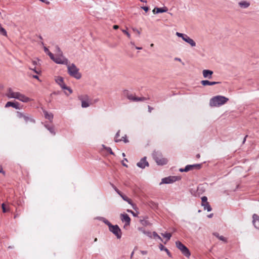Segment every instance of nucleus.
<instances>
[{
    "mask_svg": "<svg viewBox=\"0 0 259 259\" xmlns=\"http://www.w3.org/2000/svg\"><path fill=\"white\" fill-rule=\"evenodd\" d=\"M168 10L166 7L163 8H155L152 12L154 14H158L160 13H164L167 12Z\"/></svg>",
    "mask_w": 259,
    "mask_h": 259,
    "instance_id": "6ab92c4d",
    "label": "nucleus"
},
{
    "mask_svg": "<svg viewBox=\"0 0 259 259\" xmlns=\"http://www.w3.org/2000/svg\"><path fill=\"white\" fill-rule=\"evenodd\" d=\"M0 173L4 174L5 172L3 171V168L1 166H0Z\"/></svg>",
    "mask_w": 259,
    "mask_h": 259,
    "instance_id": "6e6d98bb",
    "label": "nucleus"
},
{
    "mask_svg": "<svg viewBox=\"0 0 259 259\" xmlns=\"http://www.w3.org/2000/svg\"><path fill=\"white\" fill-rule=\"evenodd\" d=\"M40 1H41L42 2H44V3H46L47 4H50L49 2H47V1H46V0H40Z\"/></svg>",
    "mask_w": 259,
    "mask_h": 259,
    "instance_id": "5fc2aeb1",
    "label": "nucleus"
},
{
    "mask_svg": "<svg viewBox=\"0 0 259 259\" xmlns=\"http://www.w3.org/2000/svg\"><path fill=\"white\" fill-rule=\"evenodd\" d=\"M201 83L204 85H213L219 83L218 82L215 81H209L207 80H203L201 81Z\"/></svg>",
    "mask_w": 259,
    "mask_h": 259,
    "instance_id": "aec40b11",
    "label": "nucleus"
},
{
    "mask_svg": "<svg viewBox=\"0 0 259 259\" xmlns=\"http://www.w3.org/2000/svg\"><path fill=\"white\" fill-rule=\"evenodd\" d=\"M45 126L46 127V128H47V130H48V128L50 127L51 126H50V125H49L48 124H45Z\"/></svg>",
    "mask_w": 259,
    "mask_h": 259,
    "instance_id": "bf43d9fd",
    "label": "nucleus"
},
{
    "mask_svg": "<svg viewBox=\"0 0 259 259\" xmlns=\"http://www.w3.org/2000/svg\"><path fill=\"white\" fill-rule=\"evenodd\" d=\"M201 165L200 164H195L192 165H187L185 167V170H187V171L192 170L193 169H199L200 168Z\"/></svg>",
    "mask_w": 259,
    "mask_h": 259,
    "instance_id": "dca6fc26",
    "label": "nucleus"
},
{
    "mask_svg": "<svg viewBox=\"0 0 259 259\" xmlns=\"http://www.w3.org/2000/svg\"><path fill=\"white\" fill-rule=\"evenodd\" d=\"M121 197L125 201L127 202L130 204L133 205L132 200L129 199L127 197H126L125 195H122Z\"/></svg>",
    "mask_w": 259,
    "mask_h": 259,
    "instance_id": "7c9ffc66",
    "label": "nucleus"
},
{
    "mask_svg": "<svg viewBox=\"0 0 259 259\" xmlns=\"http://www.w3.org/2000/svg\"><path fill=\"white\" fill-rule=\"evenodd\" d=\"M238 5L242 9H246L249 7L250 4L247 1H242L238 3Z\"/></svg>",
    "mask_w": 259,
    "mask_h": 259,
    "instance_id": "a211bd4d",
    "label": "nucleus"
},
{
    "mask_svg": "<svg viewBox=\"0 0 259 259\" xmlns=\"http://www.w3.org/2000/svg\"><path fill=\"white\" fill-rule=\"evenodd\" d=\"M212 215H213V214H212V213H211V214H209V215H208V218H211V217H212Z\"/></svg>",
    "mask_w": 259,
    "mask_h": 259,
    "instance_id": "69168bd1",
    "label": "nucleus"
},
{
    "mask_svg": "<svg viewBox=\"0 0 259 259\" xmlns=\"http://www.w3.org/2000/svg\"><path fill=\"white\" fill-rule=\"evenodd\" d=\"M137 166L141 168H144L146 166H149V163L146 160V157H144L142 158L139 162L137 163Z\"/></svg>",
    "mask_w": 259,
    "mask_h": 259,
    "instance_id": "ddd939ff",
    "label": "nucleus"
},
{
    "mask_svg": "<svg viewBox=\"0 0 259 259\" xmlns=\"http://www.w3.org/2000/svg\"><path fill=\"white\" fill-rule=\"evenodd\" d=\"M118 27H118V25H114V26H113V28H114V29H118Z\"/></svg>",
    "mask_w": 259,
    "mask_h": 259,
    "instance_id": "13d9d810",
    "label": "nucleus"
},
{
    "mask_svg": "<svg viewBox=\"0 0 259 259\" xmlns=\"http://www.w3.org/2000/svg\"><path fill=\"white\" fill-rule=\"evenodd\" d=\"M6 96L9 98H14L21 102L27 103L30 101V99L19 92H14L11 88L8 89Z\"/></svg>",
    "mask_w": 259,
    "mask_h": 259,
    "instance_id": "f257e3e1",
    "label": "nucleus"
},
{
    "mask_svg": "<svg viewBox=\"0 0 259 259\" xmlns=\"http://www.w3.org/2000/svg\"><path fill=\"white\" fill-rule=\"evenodd\" d=\"M65 90H68L70 94H71L72 93V90L68 87H67V89H65Z\"/></svg>",
    "mask_w": 259,
    "mask_h": 259,
    "instance_id": "09e8293b",
    "label": "nucleus"
},
{
    "mask_svg": "<svg viewBox=\"0 0 259 259\" xmlns=\"http://www.w3.org/2000/svg\"><path fill=\"white\" fill-rule=\"evenodd\" d=\"M134 253V251H133V252H132V253H131V257H132V256H133Z\"/></svg>",
    "mask_w": 259,
    "mask_h": 259,
    "instance_id": "774afa93",
    "label": "nucleus"
},
{
    "mask_svg": "<svg viewBox=\"0 0 259 259\" xmlns=\"http://www.w3.org/2000/svg\"><path fill=\"white\" fill-rule=\"evenodd\" d=\"M44 113L45 118L49 120L51 122H52L53 119V114L51 113H48L46 111H44Z\"/></svg>",
    "mask_w": 259,
    "mask_h": 259,
    "instance_id": "5701e85b",
    "label": "nucleus"
},
{
    "mask_svg": "<svg viewBox=\"0 0 259 259\" xmlns=\"http://www.w3.org/2000/svg\"><path fill=\"white\" fill-rule=\"evenodd\" d=\"M29 69L30 70H33L34 72H35L37 74H39L40 72V70L39 69H38V68H37L36 67H35V66L33 68L30 67Z\"/></svg>",
    "mask_w": 259,
    "mask_h": 259,
    "instance_id": "473e14b6",
    "label": "nucleus"
},
{
    "mask_svg": "<svg viewBox=\"0 0 259 259\" xmlns=\"http://www.w3.org/2000/svg\"><path fill=\"white\" fill-rule=\"evenodd\" d=\"M213 235L215 236L216 237H217L219 240L224 242H227V239L224 237L223 236L220 235L219 233L215 232L213 233Z\"/></svg>",
    "mask_w": 259,
    "mask_h": 259,
    "instance_id": "b1692460",
    "label": "nucleus"
},
{
    "mask_svg": "<svg viewBox=\"0 0 259 259\" xmlns=\"http://www.w3.org/2000/svg\"><path fill=\"white\" fill-rule=\"evenodd\" d=\"M176 245L177 247L181 251L184 255L187 257L190 256L191 253L188 248L180 241H176Z\"/></svg>",
    "mask_w": 259,
    "mask_h": 259,
    "instance_id": "423d86ee",
    "label": "nucleus"
},
{
    "mask_svg": "<svg viewBox=\"0 0 259 259\" xmlns=\"http://www.w3.org/2000/svg\"><path fill=\"white\" fill-rule=\"evenodd\" d=\"M68 74L72 77L77 79H79L81 77V74L79 72V69L74 63L70 64L68 63L66 65Z\"/></svg>",
    "mask_w": 259,
    "mask_h": 259,
    "instance_id": "20e7f679",
    "label": "nucleus"
},
{
    "mask_svg": "<svg viewBox=\"0 0 259 259\" xmlns=\"http://www.w3.org/2000/svg\"><path fill=\"white\" fill-rule=\"evenodd\" d=\"M120 131L119 130L115 135V140L117 139V138L119 137Z\"/></svg>",
    "mask_w": 259,
    "mask_h": 259,
    "instance_id": "49530a36",
    "label": "nucleus"
},
{
    "mask_svg": "<svg viewBox=\"0 0 259 259\" xmlns=\"http://www.w3.org/2000/svg\"><path fill=\"white\" fill-rule=\"evenodd\" d=\"M159 248L160 250H164V251H166L167 254L169 256H170V253L169 251V250L166 248H165L162 244H160Z\"/></svg>",
    "mask_w": 259,
    "mask_h": 259,
    "instance_id": "cd10ccee",
    "label": "nucleus"
},
{
    "mask_svg": "<svg viewBox=\"0 0 259 259\" xmlns=\"http://www.w3.org/2000/svg\"><path fill=\"white\" fill-rule=\"evenodd\" d=\"M141 8L145 12H147L149 10V8L146 6L142 7Z\"/></svg>",
    "mask_w": 259,
    "mask_h": 259,
    "instance_id": "79ce46f5",
    "label": "nucleus"
},
{
    "mask_svg": "<svg viewBox=\"0 0 259 259\" xmlns=\"http://www.w3.org/2000/svg\"><path fill=\"white\" fill-rule=\"evenodd\" d=\"M152 110H153V108L152 107H151L150 106H148V111L149 112H151Z\"/></svg>",
    "mask_w": 259,
    "mask_h": 259,
    "instance_id": "864d4df0",
    "label": "nucleus"
},
{
    "mask_svg": "<svg viewBox=\"0 0 259 259\" xmlns=\"http://www.w3.org/2000/svg\"><path fill=\"white\" fill-rule=\"evenodd\" d=\"M115 190L120 196H121L123 195L122 193L120 191H119L116 188H115Z\"/></svg>",
    "mask_w": 259,
    "mask_h": 259,
    "instance_id": "c03bdc74",
    "label": "nucleus"
},
{
    "mask_svg": "<svg viewBox=\"0 0 259 259\" xmlns=\"http://www.w3.org/2000/svg\"><path fill=\"white\" fill-rule=\"evenodd\" d=\"M105 224H106L108 227H109L111 224L105 218L104 219L103 221Z\"/></svg>",
    "mask_w": 259,
    "mask_h": 259,
    "instance_id": "e433bc0d",
    "label": "nucleus"
},
{
    "mask_svg": "<svg viewBox=\"0 0 259 259\" xmlns=\"http://www.w3.org/2000/svg\"><path fill=\"white\" fill-rule=\"evenodd\" d=\"M161 235L163 237H164L166 238V241L164 242V244H166V241L169 240L170 239L171 237V234L170 233H161Z\"/></svg>",
    "mask_w": 259,
    "mask_h": 259,
    "instance_id": "a878e982",
    "label": "nucleus"
},
{
    "mask_svg": "<svg viewBox=\"0 0 259 259\" xmlns=\"http://www.w3.org/2000/svg\"><path fill=\"white\" fill-rule=\"evenodd\" d=\"M152 155L154 160L158 165H163L167 164L168 160L167 159L163 157L161 153L154 151Z\"/></svg>",
    "mask_w": 259,
    "mask_h": 259,
    "instance_id": "39448f33",
    "label": "nucleus"
},
{
    "mask_svg": "<svg viewBox=\"0 0 259 259\" xmlns=\"http://www.w3.org/2000/svg\"><path fill=\"white\" fill-rule=\"evenodd\" d=\"M9 107H12L16 109H19V104L18 103H13L12 102H8L6 105L5 107L8 108Z\"/></svg>",
    "mask_w": 259,
    "mask_h": 259,
    "instance_id": "412c9836",
    "label": "nucleus"
},
{
    "mask_svg": "<svg viewBox=\"0 0 259 259\" xmlns=\"http://www.w3.org/2000/svg\"><path fill=\"white\" fill-rule=\"evenodd\" d=\"M202 74L204 78L211 79L213 74V71L210 70L204 69L202 71Z\"/></svg>",
    "mask_w": 259,
    "mask_h": 259,
    "instance_id": "2eb2a0df",
    "label": "nucleus"
},
{
    "mask_svg": "<svg viewBox=\"0 0 259 259\" xmlns=\"http://www.w3.org/2000/svg\"><path fill=\"white\" fill-rule=\"evenodd\" d=\"M123 141L124 143L128 142V140L126 139V136L122 137L121 139H116L115 140V142H118Z\"/></svg>",
    "mask_w": 259,
    "mask_h": 259,
    "instance_id": "2f4dec72",
    "label": "nucleus"
},
{
    "mask_svg": "<svg viewBox=\"0 0 259 259\" xmlns=\"http://www.w3.org/2000/svg\"><path fill=\"white\" fill-rule=\"evenodd\" d=\"M202 205L203 206L204 209L207 210V211H210L212 209L210 205L208 203H204V204H202Z\"/></svg>",
    "mask_w": 259,
    "mask_h": 259,
    "instance_id": "c85d7f7f",
    "label": "nucleus"
},
{
    "mask_svg": "<svg viewBox=\"0 0 259 259\" xmlns=\"http://www.w3.org/2000/svg\"><path fill=\"white\" fill-rule=\"evenodd\" d=\"M44 50L45 52L49 56L50 58H53L54 54H52L51 52H50V51L47 47H44Z\"/></svg>",
    "mask_w": 259,
    "mask_h": 259,
    "instance_id": "c756f323",
    "label": "nucleus"
},
{
    "mask_svg": "<svg viewBox=\"0 0 259 259\" xmlns=\"http://www.w3.org/2000/svg\"><path fill=\"white\" fill-rule=\"evenodd\" d=\"M201 200H202V205L204 204V203H208L207 202V198L206 196H203L201 198Z\"/></svg>",
    "mask_w": 259,
    "mask_h": 259,
    "instance_id": "f704fd0d",
    "label": "nucleus"
},
{
    "mask_svg": "<svg viewBox=\"0 0 259 259\" xmlns=\"http://www.w3.org/2000/svg\"><path fill=\"white\" fill-rule=\"evenodd\" d=\"M25 115V114H24L23 113L19 112H17V116H18V117H19L20 118H24Z\"/></svg>",
    "mask_w": 259,
    "mask_h": 259,
    "instance_id": "c9c22d12",
    "label": "nucleus"
},
{
    "mask_svg": "<svg viewBox=\"0 0 259 259\" xmlns=\"http://www.w3.org/2000/svg\"><path fill=\"white\" fill-rule=\"evenodd\" d=\"M48 131H49V132L52 134H53V135H55L56 133L55 132V130H54V126H51L50 127H49L48 128Z\"/></svg>",
    "mask_w": 259,
    "mask_h": 259,
    "instance_id": "72a5a7b5",
    "label": "nucleus"
},
{
    "mask_svg": "<svg viewBox=\"0 0 259 259\" xmlns=\"http://www.w3.org/2000/svg\"><path fill=\"white\" fill-rule=\"evenodd\" d=\"M2 209H3V211L4 212H7L8 211V209H7V208H6L5 205L4 203L2 204Z\"/></svg>",
    "mask_w": 259,
    "mask_h": 259,
    "instance_id": "58836bf2",
    "label": "nucleus"
},
{
    "mask_svg": "<svg viewBox=\"0 0 259 259\" xmlns=\"http://www.w3.org/2000/svg\"><path fill=\"white\" fill-rule=\"evenodd\" d=\"M179 171L181 172H187V170H185V168H180L179 169Z\"/></svg>",
    "mask_w": 259,
    "mask_h": 259,
    "instance_id": "603ef678",
    "label": "nucleus"
},
{
    "mask_svg": "<svg viewBox=\"0 0 259 259\" xmlns=\"http://www.w3.org/2000/svg\"><path fill=\"white\" fill-rule=\"evenodd\" d=\"M33 78L39 79L38 76L36 75H34L32 76Z\"/></svg>",
    "mask_w": 259,
    "mask_h": 259,
    "instance_id": "4d7b16f0",
    "label": "nucleus"
},
{
    "mask_svg": "<svg viewBox=\"0 0 259 259\" xmlns=\"http://www.w3.org/2000/svg\"><path fill=\"white\" fill-rule=\"evenodd\" d=\"M253 224L255 228L259 230V216L254 214L252 216Z\"/></svg>",
    "mask_w": 259,
    "mask_h": 259,
    "instance_id": "f3484780",
    "label": "nucleus"
},
{
    "mask_svg": "<svg viewBox=\"0 0 259 259\" xmlns=\"http://www.w3.org/2000/svg\"><path fill=\"white\" fill-rule=\"evenodd\" d=\"M141 223L143 225H148L149 224V223L146 220H141Z\"/></svg>",
    "mask_w": 259,
    "mask_h": 259,
    "instance_id": "ea45409f",
    "label": "nucleus"
},
{
    "mask_svg": "<svg viewBox=\"0 0 259 259\" xmlns=\"http://www.w3.org/2000/svg\"><path fill=\"white\" fill-rule=\"evenodd\" d=\"M152 237H153L155 239H158L161 241H163L162 239L159 236L156 232H153L152 233Z\"/></svg>",
    "mask_w": 259,
    "mask_h": 259,
    "instance_id": "bb28decb",
    "label": "nucleus"
},
{
    "mask_svg": "<svg viewBox=\"0 0 259 259\" xmlns=\"http://www.w3.org/2000/svg\"><path fill=\"white\" fill-rule=\"evenodd\" d=\"M55 53V54H59V50L58 49H56Z\"/></svg>",
    "mask_w": 259,
    "mask_h": 259,
    "instance_id": "052dcab7",
    "label": "nucleus"
},
{
    "mask_svg": "<svg viewBox=\"0 0 259 259\" xmlns=\"http://www.w3.org/2000/svg\"><path fill=\"white\" fill-rule=\"evenodd\" d=\"M179 180V178L177 176H169L162 179L161 184H171Z\"/></svg>",
    "mask_w": 259,
    "mask_h": 259,
    "instance_id": "9d476101",
    "label": "nucleus"
},
{
    "mask_svg": "<svg viewBox=\"0 0 259 259\" xmlns=\"http://www.w3.org/2000/svg\"><path fill=\"white\" fill-rule=\"evenodd\" d=\"M23 119L26 123H28V122L34 123L35 122L34 119H33L30 115H29V114H25Z\"/></svg>",
    "mask_w": 259,
    "mask_h": 259,
    "instance_id": "4be33fe9",
    "label": "nucleus"
},
{
    "mask_svg": "<svg viewBox=\"0 0 259 259\" xmlns=\"http://www.w3.org/2000/svg\"><path fill=\"white\" fill-rule=\"evenodd\" d=\"M176 61H178L179 62H182V60L181 58H177V57H176L175 59H174Z\"/></svg>",
    "mask_w": 259,
    "mask_h": 259,
    "instance_id": "8fccbe9b",
    "label": "nucleus"
},
{
    "mask_svg": "<svg viewBox=\"0 0 259 259\" xmlns=\"http://www.w3.org/2000/svg\"><path fill=\"white\" fill-rule=\"evenodd\" d=\"M78 99L81 102V107L82 108H87L92 104L91 99L87 95L79 96H78Z\"/></svg>",
    "mask_w": 259,
    "mask_h": 259,
    "instance_id": "0eeeda50",
    "label": "nucleus"
},
{
    "mask_svg": "<svg viewBox=\"0 0 259 259\" xmlns=\"http://www.w3.org/2000/svg\"><path fill=\"white\" fill-rule=\"evenodd\" d=\"M55 81L62 89L65 90V89H67V86L64 82L63 77L61 76H58L56 78Z\"/></svg>",
    "mask_w": 259,
    "mask_h": 259,
    "instance_id": "4468645a",
    "label": "nucleus"
},
{
    "mask_svg": "<svg viewBox=\"0 0 259 259\" xmlns=\"http://www.w3.org/2000/svg\"><path fill=\"white\" fill-rule=\"evenodd\" d=\"M55 48L59 50V54H55V56L53 55V58L51 59L57 64L68 65L69 61L63 56V52L60 48L57 46Z\"/></svg>",
    "mask_w": 259,
    "mask_h": 259,
    "instance_id": "7ed1b4c3",
    "label": "nucleus"
},
{
    "mask_svg": "<svg viewBox=\"0 0 259 259\" xmlns=\"http://www.w3.org/2000/svg\"><path fill=\"white\" fill-rule=\"evenodd\" d=\"M136 48L137 50H142V48H141V47H136Z\"/></svg>",
    "mask_w": 259,
    "mask_h": 259,
    "instance_id": "e2e57ef3",
    "label": "nucleus"
},
{
    "mask_svg": "<svg viewBox=\"0 0 259 259\" xmlns=\"http://www.w3.org/2000/svg\"><path fill=\"white\" fill-rule=\"evenodd\" d=\"M120 219L122 222L125 223L124 227L126 226H129L131 222V218L126 213H121L120 214Z\"/></svg>",
    "mask_w": 259,
    "mask_h": 259,
    "instance_id": "f8f14e48",
    "label": "nucleus"
},
{
    "mask_svg": "<svg viewBox=\"0 0 259 259\" xmlns=\"http://www.w3.org/2000/svg\"><path fill=\"white\" fill-rule=\"evenodd\" d=\"M32 64H33V65H34V66H36V65H38V61H36V60H33V61H32Z\"/></svg>",
    "mask_w": 259,
    "mask_h": 259,
    "instance_id": "37998d69",
    "label": "nucleus"
},
{
    "mask_svg": "<svg viewBox=\"0 0 259 259\" xmlns=\"http://www.w3.org/2000/svg\"><path fill=\"white\" fill-rule=\"evenodd\" d=\"M133 30L137 32L138 34H140V31L139 30H138L136 28H133Z\"/></svg>",
    "mask_w": 259,
    "mask_h": 259,
    "instance_id": "a18cd8bd",
    "label": "nucleus"
},
{
    "mask_svg": "<svg viewBox=\"0 0 259 259\" xmlns=\"http://www.w3.org/2000/svg\"><path fill=\"white\" fill-rule=\"evenodd\" d=\"M125 95L128 99L134 102L142 101L145 100V98L136 97L134 95L131 94L128 92H126L125 93Z\"/></svg>",
    "mask_w": 259,
    "mask_h": 259,
    "instance_id": "9b49d317",
    "label": "nucleus"
},
{
    "mask_svg": "<svg viewBox=\"0 0 259 259\" xmlns=\"http://www.w3.org/2000/svg\"><path fill=\"white\" fill-rule=\"evenodd\" d=\"M139 230L142 232L143 234L146 235L150 238H152V233L149 231H146L142 228H139Z\"/></svg>",
    "mask_w": 259,
    "mask_h": 259,
    "instance_id": "393cba45",
    "label": "nucleus"
},
{
    "mask_svg": "<svg viewBox=\"0 0 259 259\" xmlns=\"http://www.w3.org/2000/svg\"><path fill=\"white\" fill-rule=\"evenodd\" d=\"M176 34L177 36L181 37L184 41L189 44L191 47H195L196 46V42L194 41V40L191 38L187 34L178 32H177Z\"/></svg>",
    "mask_w": 259,
    "mask_h": 259,
    "instance_id": "6e6552de",
    "label": "nucleus"
},
{
    "mask_svg": "<svg viewBox=\"0 0 259 259\" xmlns=\"http://www.w3.org/2000/svg\"><path fill=\"white\" fill-rule=\"evenodd\" d=\"M129 211L132 213L134 216H136L135 213L132 210H130Z\"/></svg>",
    "mask_w": 259,
    "mask_h": 259,
    "instance_id": "0e129e2a",
    "label": "nucleus"
},
{
    "mask_svg": "<svg viewBox=\"0 0 259 259\" xmlns=\"http://www.w3.org/2000/svg\"><path fill=\"white\" fill-rule=\"evenodd\" d=\"M229 99L223 96H216L210 99L209 106L210 107H220L226 104Z\"/></svg>",
    "mask_w": 259,
    "mask_h": 259,
    "instance_id": "f03ea898",
    "label": "nucleus"
},
{
    "mask_svg": "<svg viewBox=\"0 0 259 259\" xmlns=\"http://www.w3.org/2000/svg\"><path fill=\"white\" fill-rule=\"evenodd\" d=\"M110 231L112 232L118 239L121 237V230L117 225H112V224L109 227Z\"/></svg>",
    "mask_w": 259,
    "mask_h": 259,
    "instance_id": "1a4fd4ad",
    "label": "nucleus"
},
{
    "mask_svg": "<svg viewBox=\"0 0 259 259\" xmlns=\"http://www.w3.org/2000/svg\"><path fill=\"white\" fill-rule=\"evenodd\" d=\"M141 253L143 255H145V254H147V251H146V250H141Z\"/></svg>",
    "mask_w": 259,
    "mask_h": 259,
    "instance_id": "de8ad7c7",
    "label": "nucleus"
},
{
    "mask_svg": "<svg viewBox=\"0 0 259 259\" xmlns=\"http://www.w3.org/2000/svg\"><path fill=\"white\" fill-rule=\"evenodd\" d=\"M104 219H105V218H103V217H97V219H98V220H100V221H102V222L103 221V220H104Z\"/></svg>",
    "mask_w": 259,
    "mask_h": 259,
    "instance_id": "3c124183",
    "label": "nucleus"
},
{
    "mask_svg": "<svg viewBox=\"0 0 259 259\" xmlns=\"http://www.w3.org/2000/svg\"><path fill=\"white\" fill-rule=\"evenodd\" d=\"M98 101H99V99H95L94 100V103H96V102H98Z\"/></svg>",
    "mask_w": 259,
    "mask_h": 259,
    "instance_id": "338daca9",
    "label": "nucleus"
},
{
    "mask_svg": "<svg viewBox=\"0 0 259 259\" xmlns=\"http://www.w3.org/2000/svg\"><path fill=\"white\" fill-rule=\"evenodd\" d=\"M106 150L108 152H109L111 154H114L113 152H112L111 148L107 147L106 148Z\"/></svg>",
    "mask_w": 259,
    "mask_h": 259,
    "instance_id": "a19ab883",
    "label": "nucleus"
},
{
    "mask_svg": "<svg viewBox=\"0 0 259 259\" xmlns=\"http://www.w3.org/2000/svg\"><path fill=\"white\" fill-rule=\"evenodd\" d=\"M122 32H123L124 34H125L128 37V38H130L131 37V35L130 34L125 30H124V29H122Z\"/></svg>",
    "mask_w": 259,
    "mask_h": 259,
    "instance_id": "4c0bfd02",
    "label": "nucleus"
},
{
    "mask_svg": "<svg viewBox=\"0 0 259 259\" xmlns=\"http://www.w3.org/2000/svg\"><path fill=\"white\" fill-rule=\"evenodd\" d=\"M122 165L125 167H127V165L125 164V163H124L123 161L122 162Z\"/></svg>",
    "mask_w": 259,
    "mask_h": 259,
    "instance_id": "680f3d73",
    "label": "nucleus"
}]
</instances>
